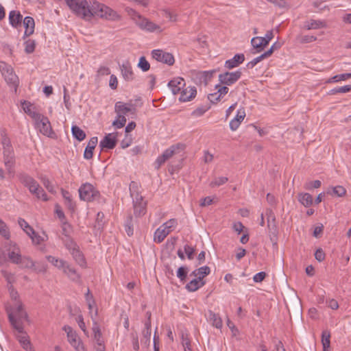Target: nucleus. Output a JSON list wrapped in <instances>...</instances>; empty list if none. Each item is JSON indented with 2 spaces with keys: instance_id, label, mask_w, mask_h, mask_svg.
Here are the masks:
<instances>
[{
  "instance_id": "1",
  "label": "nucleus",
  "mask_w": 351,
  "mask_h": 351,
  "mask_svg": "<svg viewBox=\"0 0 351 351\" xmlns=\"http://www.w3.org/2000/svg\"><path fill=\"white\" fill-rule=\"evenodd\" d=\"M71 11L81 19L90 21L93 16L103 19L115 21L119 15L111 8L97 1L64 0Z\"/></svg>"
},
{
  "instance_id": "2",
  "label": "nucleus",
  "mask_w": 351,
  "mask_h": 351,
  "mask_svg": "<svg viewBox=\"0 0 351 351\" xmlns=\"http://www.w3.org/2000/svg\"><path fill=\"white\" fill-rule=\"evenodd\" d=\"M6 312L12 326L17 332H23L24 328L23 322L28 320V315L24 310L21 302L17 301L14 307H7Z\"/></svg>"
},
{
  "instance_id": "3",
  "label": "nucleus",
  "mask_w": 351,
  "mask_h": 351,
  "mask_svg": "<svg viewBox=\"0 0 351 351\" xmlns=\"http://www.w3.org/2000/svg\"><path fill=\"white\" fill-rule=\"evenodd\" d=\"M18 177L19 181L38 199H41L43 201L48 200L47 195L34 178L25 173H19Z\"/></svg>"
},
{
  "instance_id": "4",
  "label": "nucleus",
  "mask_w": 351,
  "mask_h": 351,
  "mask_svg": "<svg viewBox=\"0 0 351 351\" xmlns=\"http://www.w3.org/2000/svg\"><path fill=\"white\" fill-rule=\"evenodd\" d=\"M178 225L176 219H171L160 226L154 232V241L158 243H161L166 237Z\"/></svg>"
},
{
  "instance_id": "5",
  "label": "nucleus",
  "mask_w": 351,
  "mask_h": 351,
  "mask_svg": "<svg viewBox=\"0 0 351 351\" xmlns=\"http://www.w3.org/2000/svg\"><path fill=\"white\" fill-rule=\"evenodd\" d=\"M0 71L6 82L16 90L19 85V78L14 73L12 67L5 62L0 61Z\"/></svg>"
},
{
  "instance_id": "6",
  "label": "nucleus",
  "mask_w": 351,
  "mask_h": 351,
  "mask_svg": "<svg viewBox=\"0 0 351 351\" xmlns=\"http://www.w3.org/2000/svg\"><path fill=\"white\" fill-rule=\"evenodd\" d=\"M80 198L82 200L91 202L99 196V193L90 183L83 184L79 189Z\"/></svg>"
},
{
  "instance_id": "7",
  "label": "nucleus",
  "mask_w": 351,
  "mask_h": 351,
  "mask_svg": "<svg viewBox=\"0 0 351 351\" xmlns=\"http://www.w3.org/2000/svg\"><path fill=\"white\" fill-rule=\"evenodd\" d=\"M35 125L36 127L39 130L40 132L43 135L51 138L55 136V133L52 130L51 123L47 117L40 114V117L35 120Z\"/></svg>"
},
{
  "instance_id": "8",
  "label": "nucleus",
  "mask_w": 351,
  "mask_h": 351,
  "mask_svg": "<svg viewBox=\"0 0 351 351\" xmlns=\"http://www.w3.org/2000/svg\"><path fill=\"white\" fill-rule=\"evenodd\" d=\"M136 25L142 30L148 32H162L161 27L155 23L151 21L145 17H138L136 19Z\"/></svg>"
},
{
  "instance_id": "9",
  "label": "nucleus",
  "mask_w": 351,
  "mask_h": 351,
  "mask_svg": "<svg viewBox=\"0 0 351 351\" xmlns=\"http://www.w3.org/2000/svg\"><path fill=\"white\" fill-rule=\"evenodd\" d=\"M63 330L66 332L67 338L69 343L77 351H85L84 347L80 339H79L75 331L69 326H64Z\"/></svg>"
},
{
  "instance_id": "10",
  "label": "nucleus",
  "mask_w": 351,
  "mask_h": 351,
  "mask_svg": "<svg viewBox=\"0 0 351 351\" xmlns=\"http://www.w3.org/2000/svg\"><path fill=\"white\" fill-rule=\"evenodd\" d=\"M241 71L238 70L234 72H225L219 75V80L221 84L230 86L237 82L241 76Z\"/></svg>"
},
{
  "instance_id": "11",
  "label": "nucleus",
  "mask_w": 351,
  "mask_h": 351,
  "mask_svg": "<svg viewBox=\"0 0 351 351\" xmlns=\"http://www.w3.org/2000/svg\"><path fill=\"white\" fill-rule=\"evenodd\" d=\"M152 56L154 59L158 62L167 64L169 66L173 65L175 62L173 56L168 52H165L160 49H154L152 51Z\"/></svg>"
},
{
  "instance_id": "12",
  "label": "nucleus",
  "mask_w": 351,
  "mask_h": 351,
  "mask_svg": "<svg viewBox=\"0 0 351 351\" xmlns=\"http://www.w3.org/2000/svg\"><path fill=\"white\" fill-rule=\"evenodd\" d=\"M134 214L136 217H141L146 213L147 203L143 200V197L136 194L133 199Z\"/></svg>"
},
{
  "instance_id": "13",
  "label": "nucleus",
  "mask_w": 351,
  "mask_h": 351,
  "mask_svg": "<svg viewBox=\"0 0 351 351\" xmlns=\"http://www.w3.org/2000/svg\"><path fill=\"white\" fill-rule=\"evenodd\" d=\"M135 108L131 104H125L122 101H117L114 105V112L119 117H125L129 112L134 114Z\"/></svg>"
},
{
  "instance_id": "14",
  "label": "nucleus",
  "mask_w": 351,
  "mask_h": 351,
  "mask_svg": "<svg viewBox=\"0 0 351 351\" xmlns=\"http://www.w3.org/2000/svg\"><path fill=\"white\" fill-rule=\"evenodd\" d=\"M176 147L175 145L171 146L169 148L165 149L162 154L159 156L155 161V168L156 169H160L162 165H163L167 160L171 158L176 152Z\"/></svg>"
},
{
  "instance_id": "15",
  "label": "nucleus",
  "mask_w": 351,
  "mask_h": 351,
  "mask_svg": "<svg viewBox=\"0 0 351 351\" xmlns=\"http://www.w3.org/2000/svg\"><path fill=\"white\" fill-rule=\"evenodd\" d=\"M185 85L184 80L180 77H174L168 83V86L173 95L179 94L185 87Z\"/></svg>"
},
{
  "instance_id": "16",
  "label": "nucleus",
  "mask_w": 351,
  "mask_h": 351,
  "mask_svg": "<svg viewBox=\"0 0 351 351\" xmlns=\"http://www.w3.org/2000/svg\"><path fill=\"white\" fill-rule=\"evenodd\" d=\"M3 162L6 169L10 172L15 165V155L14 149H7L3 152Z\"/></svg>"
},
{
  "instance_id": "17",
  "label": "nucleus",
  "mask_w": 351,
  "mask_h": 351,
  "mask_svg": "<svg viewBox=\"0 0 351 351\" xmlns=\"http://www.w3.org/2000/svg\"><path fill=\"white\" fill-rule=\"evenodd\" d=\"M117 136L114 134H108L104 138L100 141L99 147L101 149H112L117 145Z\"/></svg>"
},
{
  "instance_id": "18",
  "label": "nucleus",
  "mask_w": 351,
  "mask_h": 351,
  "mask_svg": "<svg viewBox=\"0 0 351 351\" xmlns=\"http://www.w3.org/2000/svg\"><path fill=\"white\" fill-rule=\"evenodd\" d=\"M10 246L8 250L10 252L8 253V257L13 263L19 265L22 258L20 249L15 243L12 241L10 242Z\"/></svg>"
},
{
  "instance_id": "19",
  "label": "nucleus",
  "mask_w": 351,
  "mask_h": 351,
  "mask_svg": "<svg viewBox=\"0 0 351 351\" xmlns=\"http://www.w3.org/2000/svg\"><path fill=\"white\" fill-rule=\"evenodd\" d=\"M179 94H180V101L186 102L191 101L196 96L197 90L195 86H189L187 88H183Z\"/></svg>"
},
{
  "instance_id": "20",
  "label": "nucleus",
  "mask_w": 351,
  "mask_h": 351,
  "mask_svg": "<svg viewBox=\"0 0 351 351\" xmlns=\"http://www.w3.org/2000/svg\"><path fill=\"white\" fill-rule=\"evenodd\" d=\"M245 60V56L243 53H237L230 60L225 62L224 66L228 69H232L242 64Z\"/></svg>"
},
{
  "instance_id": "21",
  "label": "nucleus",
  "mask_w": 351,
  "mask_h": 351,
  "mask_svg": "<svg viewBox=\"0 0 351 351\" xmlns=\"http://www.w3.org/2000/svg\"><path fill=\"white\" fill-rule=\"evenodd\" d=\"M62 270L71 280L73 282L80 281L81 278L80 275L77 272L76 269L71 267L67 262L65 263Z\"/></svg>"
},
{
  "instance_id": "22",
  "label": "nucleus",
  "mask_w": 351,
  "mask_h": 351,
  "mask_svg": "<svg viewBox=\"0 0 351 351\" xmlns=\"http://www.w3.org/2000/svg\"><path fill=\"white\" fill-rule=\"evenodd\" d=\"M19 335H17L16 337L23 349L26 351H34V348L29 339V337L26 332H24V329L23 332H18Z\"/></svg>"
},
{
  "instance_id": "23",
  "label": "nucleus",
  "mask_w": 351,
  "mask_h": 351,
  "mask_svg": "<svg viewBox=\"0 0 351 351\" xmlns=\"http://www.w3.org/2000/svg\"><path fill=\"white\" fill-rule=\"evenodd\" d=\"M22 107L25 112L34 121L40 117L41 114L36 111V107L30 102L24 101L22 103Z\"/></svg>"
},
{
  "instance_id": "24",
  "label": "nucleus",
  "mask_w": 351,
  "mask_h": 351,
  "mask_svg": "<svg viewBox=\"0 0 351 351\" xmlns=\"http://www.w3.org/2000/svg\"><path fill=\"white\" fill-rule=\"evenodd\" d=\"M245 117V112L244 108H241L237 110L236 117L230 122V128L232 131H235L239 127L241 123L243 121Z\"/></svg>"
},
{
  "instance_id": "25",
  "label": "nucleus",
  "mask_w": 351,
  "mask_h": 351,
  "mask_svg": "<svg viewBox=\"0 0 351 351\" xmlns=\"http://www.w3.org/2000/svg\"><path fill=\"white\" fill-rule=\"evenodd\" d=\"M120 69L122 76L126 81H132L133 80L134 73L131 64L129 61L126 60L123 62L120 66Z\"/></svg>"
},
{
  "instance_id": "26",
  "label": "nucleus",
  "mask_w": 351,
  "mask_h": 351,
  "mask_svg": "<svg viewBox=\"0 0 351 351\" xmlns=\"http://www.w3.org/2000/svg\"><path fill=\"white\" fill-rule=\"evenodd\" d=\"M304 27L307 30L319 29L326 27V23L322 20L311 19L304 22Z\"/></svg>"
},
{
  "instance_id": "27",
  "label": "nucleus",
  "mask_w": 351,
  "mask_h": 351,
  "mask_svg": "<svg viewBox=\"0 0 351 351\" xmlns=\"http://www.w3.org/2000/svg\"><path fill=\"white\" fill-rule=\"evenodd\" d=\"M97 143H98V138L97 136L92 137L89 140L88 145L86 147L84 152V158L85 159L89 160L93 158V150L95 148Z\"/></svg>"
},
{
  "instance_id": "28",
  "label": "nucleus",
  "mask_w": 351,
  "mask_h": 351,
  "mask_svg": "<svg viewBox=\"0 0 351 351\" xmlns=\"http://www.w3.org/2000/svg\"><path fill=\"white\" fill-rule=\"evenodd\" d=\"M23 16L18 11L12 10L9 14L10 24L15 28L21 26Z\"/></svg>"
},
{
  "instance_id": "29",
  "label": "nucleus",
  "mask_w": 351,
  "mask_h": 351,
  "mask_svg": "<svg viewBox=\"0 0 351 351\" xmlns=\"http://www.w3.org/2000/svg\"><path fill=\"white\" fill-rule=\"evenodd\" d=\"M22 21L25 28L24 37L32 35L34 33L35 26L34 19L31 16H26Z\"/></svg>"
},
{
  "instance_id": "30",
  "label": "nucleus",
  "mask_w": 351,
  "mask_h": 351,
  "mask_svg": "<svg viewBox=\"0 0 351 351\" xmlns=\"http://www.w3.org/2000/svg\"><path fill=\"white\" fill-rule=\"evenodd\" d=\"M210 272V269L209 267L208 266H203V267H201L197 269H195L194 271H193L190 276H194L195 278H197V279L202 280V281H204L203 279L204 277H206V276H208Z\"/></svg>"
},
{
  "instance_id": "31",
  "label": "nucleus",
  "mask_w": 351,
  "mask_h": 351,
  "mask_svg": "<svg viewBox=\"0 0 351 351\" xmlns=\"http://www.w3.org/2000/svg\"><path fill=\"white\" fill-rule=\"evenodd\" d=\"M298 200L304 207H309L313 204V196L308 193H300L298 194Z\"/></svg>"
},
{
  "instance_id": "32",
  "label": "nucleus",
  "mask_w": 351,
  "mask_h": 351,
  "mask_svg": "<svg viewBox=\"0 0 351 351\" xmlns=\"http://www.w3.org/2000/svg\"><path fill=\"white\" fill-rule=\"evenodd\" d=\"M204 285L205 281H202L195 278L186 285V289L190 292H193L202 287Z\"/></svg>"
},
{
  "instance_id": "33",
  "label": "nucleus",
  "mask_w": 351,
  "mask_h": 351,
  "mask_svg": "<svg viewBox=\"0 0 351 351\" xmlns=\"http://www.w3.org/2000/svg\"><path fill=\"white\" fill-rule=\"evenodd\" d=\"M75 260V261L82 267H85L86 265V262L84 257V255L80 252L79 247L73 251L70 252Z\"/></svg>"
},
{
  "instance_id": "34",
  "label": "nucleus",
  "mask_w": 351,
  "mask_h": 351,
  "mask_svg": "<svg viewBox=\"0 0 351 351\" xmlns=\"http://www.w3.org/2000/svg\"><path fill=\"white\" fill-rule=\"evenodd\" d=\"M93 331L94 334V339L96 341L97 345L104 344L100 328L98 324L95 321L93 322Z\"/></svg>"
},
{
  "instance_id": "35",
  "label": "nucleus",
  "mask_w": 351,
  "mask_h": 351,
  "mask_svg": "<svg viewBox=\"0 0 351 351\" xmlns=\"http://www.w3.org/2000/svg\"><path fill=\"white\" fill-rule=\"evenodd\" d=\"M259 40V38H258L257 36L252 38L251 40V45L253 47L251 50V53L252 54L260 53L265 48V47Z\"/></svg>"
},
{
  "instance_id": "36",
  "label": "nucleus",
  "mask_w": 351,
  "mask_h": 351,
  "mask_svg": "<svg viewBox=\"0 0 351 351\" xmlns=\"http://www.w3.org/2000/svg\"><path fill=\"white\" fill-rule=\"evenodd\" d=\"M46 258L50 263H51L52 265L61 270L66 263V261L63 259H60L51 255L47 256Z\"/></svg>"
},
{
  "instance_id": "37",
  "label": "nucleus",
  "mask_w": 351,
  "mask_h": 351,
  "mask_svg": "<svg viewBox=\"0 0 351 351\" xmlns=\"http://www.w3.org/2000/svg\"><path fill=\"white\" fill-rule=\"evenodd\" d=\"M18 223L20 227L23 229V230L30 237L31 234H34V230L32 226L29 225V223L23 218L18 219Z\"/></svg>"
},
{
  "instance_id": "38",
  "label": "nucleus",
  "mask_w": 351,
  "mask_h": 351,
  "mask_svg": "<svg viewBox=\"0 0 351 351\" xmlns=\"http://www.w3.org/2000/svg\"><path fill=\"white\" fill-rule=\"evenodd\" d=\"M209 319L212 322L213 326L217 328H221L223 322L221 318L218 314L209 311Z\"/></svg>"
},
{
  "instance_id": "39",
  "label": "nucleus",
  "mask_w": 351,
  "mask_h": 351,
  "mask_svg": "<svg viewBox=\"0 0 351 351\" xmlns=\"http://www.w3.org/2000/svg\"><path fill=\"white\" fill-rule=\"evenodd\" d=\"M71 133L73 136L79 141H82L86 138V133L77 125L72 126Z\"/></svg>"
},
{
  "instance_id": "40",
  "label": "nucleus",
  "mask_w": 351,
  "mask_h": 351,
  "mask_svg": "<svg viewBox=\"0 0 351 351\" xmlns=\"http://www.w3.org/2000/svg\"><path fill=\"white\" fill-rule=\"evenodd\" d=\"M143 338L145 339V343L148 345L150 343L151 340V322L150 318H149L145 323V330L143 332Z\"/></svg>"
},
{
  "instance_id": "41",
  "label": "nucleus",
  "mask_w": 351,
  "mask_h": 351,
  "mask_svg": "<svg viewBox=\"0 0 351 351\" xmlns=\"http://www.w3.org/2000/svg\"><path fill=\"white\" fill-rule=\"evenodd\" d=\"M29 238L32 239V243L34 245H40L44 241H47L48 239L47 235L43 234V236L39 235L37 232L34 231V234H31Z\"/></svg>"
},
{
  "instance_id": "42",
  "label": "nucleus",
  "mask_w": 351,
  "mask_h": 351,
  "mask_svg": "<svg viewBox=\"0 0 351 351\" xmlns=\"http://www.w3.org/2000/svg\"><path fill=\"white\" fill-rule=\"evenodd\" d=\"M1 143L3 145V151L7 150V149H8V150L13 149L9 137L8 136V135L5 132V130H3L1 132Z\"/></svg>"
},
{
  "instance_id": "43",
  "label": "nucleus",
  "mask_w": 351,
  "mask_h": 351,
  "mask_svg": "<svg viewBox=\"0 0 351 351\" xmlns=\"http://www.w3.org/2000/svg\"><path fill=\"white\" fill-rule=\"evenodd\" d=\"M19 265L24 268L33 269L35 267V262L28 256H23Z\"/></svg>"
},
{
  "instance_id": "44",
  "label": "nucleus",
  "mask_w": 351,
  "mask_h": 351,
  "mask_svg": "<svg viewBox=\"0 0 351 351\" xmlns=\"http://www.w3.org/2000/svg\"><path fill=\"white\" fill-rule=\"evenodd\" d=\"M330 333L328 330H324L322 333V343L323 348L328 349L330 344Z\"/></svg>"
},
{
  "instance_id": "45",
  "label": "nucleus",
  "mask_w": 351,
  "mask_h": 351,
  "mask_svg": "<svg viewBox=\"0 0 351 351\" xmlns=\"http://www.w3.org/2000/svg\"><path fill=\"white\" fill-rule=\"evenodd\" d=\"M268 53L264 52L261 56L254 58L252 61L247 64V67L249 69H252L254 66H256L258 62L263 60L265 58H269Z\"/></svg>"
},
{
  "instance_id": "46",
  "label": "nucleus",
  "mask_w": 351,
  "mask_h": 351,
  "mask_svg": "<svg viewBox=\"0 0 351 351\" xmlns=\"http://www.w3.org/2000/svg\"><path fill=\"white\" fill-rule=\"evenodd\" d=\"M228 180V178L225 176L215 178L210 183V186L212 188L226 184Z\"/></svg>"
},
{
  "instance_id": "47",
  "label": "nucleus",
  "mask_w": 351,
  "mask_h": 351,
  "mask_svg": "<svg viewBox=\"0 0 351 351\" xmlns=\"http://www.w3.org/2000/svg\"><path fill=\"white\" fill-rule=\"evenodd\" d=\"M25 51L26 53H32L34 51L36 47V42L34 40L28 39L24 43Z\"/></svg>"
},
{
  "instance_id": "48",
  "label": "nucleus",
  "mask_w": 351,
  "mask_h": 351,
  "mask_svg": "<svg viewBox=\"0 0 351 351\" xmlns=\"http://www.w3.org/2000/svg\"><path fill=\"white\" fill-rule=\"evenodd\" d=\"M64 245L66 248L71 252V251H73L76 249H77L79 247L76 244V243L70 237H67L66 239L64 241Z\"/></svg>"
},
{
  "instance_id": "49",
  "label": "nucleus",
  "mask_w": 351,
  "mask_h": 351,
  "mask_svg": "<svg viewBox=\"0 0 351 351\" xmlns=\"http://www.w3.org/2000/svg\"><path fill=\"white\" fill-rule=\"evenodd\" d=\"M125 230L128 236L133 235L134 229L132 224V217L130 215L127 218V220L125 223Z\"/></svg>"
},
{
  "instance_id": "50",
  "label": "nucleus",
  "mask_w": 351,
  "mask_h": 351,
  "mask_svg": "<svg viewBox=\"0 0 351 351\" xmlns=\"http://www.w3.org/2000/svg\"><path fill=\"white\" fill-rule=\"evenodd\" d=\"M297 39L300 43L305 44V43H310L315 41L317 40V37L315 36H312V35H304V36L301 35V36H298Z\"/></svg>"
},
{
  "instance_id": "51",
  "label": "nucleus",
  "mask_w": 351,
  "mask_h": 351,
  "mask_svg": "<svg viewBox=\"0 0 351 351\" xmlns=\"http://www.w3.org/2000/svg\"><path fill=\"white\" fill-rule=\"evenodd\" d=\"M126 121L125 117L117 115V119L112 122V125L117 129H120L125 125Z\"/></svg>"
},
{
  "instance_id": "52",
  "label": "nucleus",
  "mask_w": 351,
  "mask_h": 351,
  "mask_svg": "<svg viewBox=\"0 0 351 351\" xmlns=\"http://www.w3.org/2000/svg\"><path fill=\"white\" fill-rule=\"evenodd\" d=\"M321 182L319 180H315V181H309L306 182L304 185V188L306 190H312L313 189H318L321 186Z\"/></svg>"
},
{
  "instance_id": "53",
  "label": "nucleus",
  "mask_w": 351,
  "mask_h": 351,
  "mask_svg": "<svg viewBox=\"0 0 351 351\" xmlns=\"http://www.w3.org/2000/svg\"><path fill=\"white\" fill-rule=\"evenodd\" d=\"M182 344L184 347V351H192L191 341L188 338L187 335L184 333L182 334Z\"/></svg>"
},
{
  "instance_id": "54",
  "label": "nucleus",
  "mask_w": 351,
  "mask_h": 351,
  "mask_svg": "<svg viewBox=\"0 0 351 351\" xmlns=\"http://www.w3.org/2000/svg\"><path fill=\"white\" fill-rule=\"evenodd\" d=\"M138 66L143 71H147L150 68V64L146 60V58L144 56H142L139 59V62L138 64Z\"/></svg>"
},
{
  "instance_id": "55",
  "label": "nucleus",
  "mask_w": 351,
  "mask_h": 351,
  "mask_svg": "<svg viewBox=\"0 0 351 351\" xmlns=\"http://www.w3.org/2000/svg\"><path fill=\"white\" fill-rule=\"evenodd\" d=\"M188 273V268L186 267L182 266L178 268L177 271V277L181 280L184 281L186 278Z\"/></svg>"
},
{
  "instance_id": "56",
  "label": "nucleus",
  "mask_w": 351,
  "mask_h": 351,
  "mask_svg": "<svg viewBox=\"0 0 351 351\" xmlns=\"http://www.w3.org/2000/svg\"><path fill=\"white\" fill-rule=\"evenodd\" d=\"M332 194L337 197H343L346 193V189L342 186H336L332 188Z\"/></svg>"
},
{
  "instance_id": "57",
  "label": "nucleus",
  "mask_w": 351,
  "mask_h": 351,
  "mask_svg": "<svg viewBox=\"0 0 351 351\" xmlns=\"http://www.w3.org/2000/svg\"><path fill=\"white\" fill-rule=\"evenodd\" d=\"M348 78H350L349 73H343V74L337 75L333 76L328 80V82H337L339 81L346 80Z\"/></svg>"
},
{
  "instance_id": "58",
  "label": "nucleus",
  "mask_w": 351,
  "mask_h": 351,
  "mask_svg": "<svg viewBox=\"0 0 351 351\" xmlns=\"http://www.w3.org/2000/svg\"><path fill=\"white\" fill-rule=\"evenodd\" d=\"M1 272L3 275V276L5 278V280L8 284L12 285L14 282V276L12 273L8 272L6 270H3V269L1 270ZM12 285H10V288H12Z\"/></svg>"
},
{
  "instance_id": "59",
  "label": "nucleus",
  "mask_w": 351,
  "mask_h": 351,
  "mask_svg": "<svg viewBox=\"0 0 351 351\" xmlns=\"http://www.w3.org/2000/svg\"><path fill=\"white\" fill-rule=\"evenodd\" d=\"M130 195L132 197V199L134 197H135L136 194H139L138 185L136 182H134V181L131 182V183L130 184Z\"/></svg>"
},
{
  "instance_id": "60",
  "label": "nucleus",
  "mask_w": 351,
  "mask_h": 351,
  "mask_svg": "<svg viewBox=\"0 0 351 351\" xmlns=\"http://www.w3.org/2000/svg\"><path fill=\"white\" fill-rule=\"evenodd\" d=\"M184 250L185 254L187 256V258L189 260H191L193 258V255H194V252H195V249L193 247H191L189 245H185L184 246Z\"/></svg>"
},
{
  "instance_id": "61",
  "label": "nucleus",
  "mask_w": 351,
  "mask_h": 351,
  "mask_svg": "<svg viewBox=\"0 0 351 351\" xmlns=\"http://www.w3.org/2000/svg\"><path fill=\"white\" fill-rule=\"evenodd\" d=\"M132 142V139L130 135L125 134L124 139L121 142V147L123 149L128 147Z\"/></svg>"
},
{
  "instance_id": "62",
  "label": "nucleus",
  "mask_w": 351,
  "mask_h": 351,
  "mask_svg": "<svg viewBox=\"0 0 351 351\" xmlns=\"http://www.w3.org/2000/svg\"><path fill=\"white\" fill-rule=\"evenodd\" d=\"M326 255L324 252L322 250V249L319 248L315 251V259L319 261L322 262L325 259Z\"/></svg>"
},
{
  "instance_id": "63",
  "label": "nucleus",
  "mask_w": 351,
  "mask_h": 351,
  "mask_svg": "<svg viewBox=\"0 0 351 351\" xmlns=\"http://www.w3.org/2000/svg\"><path fill=\"white\" fill-rule=\"evenodd\" d=\"M207 109L204 107H199L196 108L195 110H193L191 113L192 116L193 117H201L206 112Z\"/></svg>"
},
{
  "instance_id": "64",
  "label": "nucleus",
  "mask_w": 351,
  "mask_h": 351,
  "mask_svg": "<svg viewBox=\"0 0 351 351\" xmlns=\"http://www.w3.org/2000/svg\"><path fill=\"white\" fill-rule=\"evenodd\" d=\"M265 276H266L265 272L260 271L254 276L253 280L255 282H261L265 279Z\"/></svg>"
}]
</instances>
